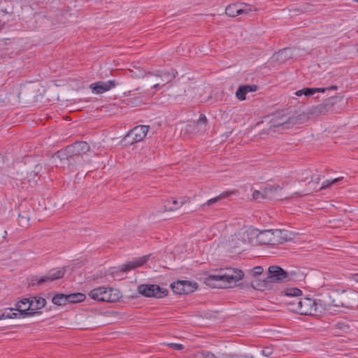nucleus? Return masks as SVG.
Returning a JSON list of instances; mask_svg holds the SVG:
<instances>
[{"label": "nucleus", "instance_id": "obj_14", "mask_svg": "<svg viewBox=\"0 0 358 358\" xmlns=\"http://www.w3.org/2000/svg\"><path fill=\"white\" fill-rule=\"evenodd\" d=\"M116 86L114 80H108L106 82L98 81L90 85V89L96 94H102Z\"/></svg>", "mask_w": 358, "mask_h": 358}, {"label": "nucleus", "instance_id": "obj_17", "mask_svg": "<svg viewBox=\"0 0 358 358\" xmlns=\"http://www.w3.org/2000/svg\"><path fill=\"white\" fill-rule=\"evenodd\" d=\"M148 259V256H143L140 258L136 259L133 261L129 262L124 265L121 268V271L123 272L129 271L131 269H134L136 268L140 267L143 265Z\"/></svg>", "mask_w": 358, "mask_h": 358}, {"label": "nucleus", "instance_id": "obj_38", "mask_svg": "<svg viewBox=\"0 0 358 358\" xmlns=\"http://www.w3.org/2000/svg\"><path fill=\"white\" fill-rule=\"evenodd\" d=\"M203 358H217L216 356L210 352H205L203 353Z\"/></svg>", "mask_w": 358, "mask_h": 358}, {"label": "nucleus", "instance_id": "obj_18", "mask_svg": "<svg viewBox=\"0 0 358 358\" xmlns=\"http://www.w3.org/2000/svg\"><path fill=\"white\" fill-rule=\"evenodd\" d=\"M251 286L252 288L259 291H264L270 289L272 287V285L270 282H267V277L263 280L255 279L251 282Z\"/></svg>", "mask_w": 358, "mask_h": 358}, {"label": "nucleus", "instance_id": "obj_12", "mask_svg": "<svg viewBox=\"0 0 358 358\" xmlns=\"http://www.w3.org/2000/svg\"><path fill=\"white\" fill-rule=\"evenodd\" d=\"M67 147L77 161L79 160L80 157L83 155L87 153L90 149L88 143L85 141L76 142Z\"/></svg>", "mask_w": 358, "mask_h": 358}, {"label": "nucleus", "instance_id": "obj_43", "mask_svg": "<svg viewBox=\"0 0 358 358\" xmlns=\"http://www.w3.org/2000/svg\"><path fill=\"white\" fill-rule=\"evenodd\" d=\"M295 94H296L297 96H301V95H303V89L296 91V92H295Z\"/></svg>", "mask_w": 358, "mask_h": 358}, {"label": "nucleus", "instance_id": "obj_16", "mask_svg": "<svg viewBox=\"0 0 358 358\" xmlns=\"http://www.w3.org/2000/svg\"><path fill=\"white\" fill-rule=\"evenodd\" d=\"M248 236L246 233L235 234L231 236V239L229 241V246L231 249L234 250H241L243 245L245 244V236Z\"/></svg>", "mask_w": 358, "mask_h": 358}, {"label": "nucleus", "instance_id": "obj_28", "mask_svg": "<svg viewBox=\"0 0 358 358\" xmlns=\"http://www.w3.org/2000/svg\"><path fill=\"white\" fill-rule=\"evenodd\" d=\"M247 94V91L245 90L244 87L240 86L236 92V96L238 98V99L243 101L245 99V96Z\"/></svg>", "mask_w": 358, "mask_h": 358}, {"label": "nucleus", "instance_id": "obj_48", "mask_svg": "<svg viewBox=\"0 0 358 358\" xmlns=\"http://www.w3.org/2000/svg\"><path fill=\"white\" fill-rule=\"evenodd\" d=\"M29 306V303H24V304H22V308L21 309H24L25 308H27V306Z\"/></svg>", "mask_w": 358, "mask_h": 358}, {"label": "nucleus", "instance_id": "obj_3", "mask_svg": "<svg viewBox=\"0 0 358 358\" xmlns=\"http://www.w3.org/2000/svg\"><path fill=\"white\" fill-rule=\"evenodd\" d=\"M52 159L55 166L62 170H70L78 162L68 147L57 152Z\"/></svg>", "mask_w": 358, "mask_h": 358}, {"label": "nucleus", "instance_id": "obj_37", "mask_svg": "<svg viewBox=\"0 0 358 358\" xmlns=\"http://www.w3.org/2000/svg\"><path fill=\"white\" fill-rule=\"evenodd\" d=\"M168 83V81H166L165 80H163V83L162 84H159V83H157V84H155L152 86V87L155 90H159V89H161L164 85H166V83Z\"/></svg>", "mask_w": 358, "mask_h": 358}, {"label": "nucleus", "instance_id": "obj_9", "mask_svg": "<svg viewBox=\"0 0 358 358\" xmlns=\"http://www.w3.org/2000/svg\"><path fill=\"white\" fill-rule=\"evenodd\" d=\"M148 129V126H136L128 132L124 138V141H127L130 145L140 142L146 136Z\"/></svg>", "mask_w": 358, "mask_h": 358}, {"label": "nucleus", "instance_id": "obj_40", "mask_svg": "<svg viewBox=\"0 0 358 358\" xmlns=\"http://www.w3.org/2000/svg\"><path fill=\"white\" fill-rule=\"evenodd\" d=\"M351 280L358 283V273H353L350 277Z\"/></svg>", "mask_w": 358, "mask_h": 358}, {"label": "nucleus", "instance_id": "obj_1", "mask_svg": "<svg viewBox=\"0 0 358 358\" xmlns=\"http://www.w3.org/2000/svg\"><path fill=\"white\" fill-rule=\"evenodd\" d=\"M88 296L99 302L115 303L122 298V293L110 287H99L92 289Z\"/></svg>", "mask_w": 358, "mask_h": 358}, {"label": "nucleus", "instance_id": "obj_45", "mask_svg": "<svg viewBox=\"0 0 358 358\" xmlns=\"http://www.w3.org/2000/svg\"><path fill=\"white\" fill-rule=\"evenodd\" d=\"M338 87L336 85H331L330 87H327V90H336Z\"/></svg>", "mask_w": 358, "mask_h": 358}, {"label": "nucleus", "instance_id": "obj_34", "mask_svg": "<svg viewBox=\"0 0 358 358\" xmlns=\"http://www.w3.org/2000/svg\"><path fill=\"white\" fill-rule=\"evenodd\" d=\"M262 354L265 357H270L273 354V348L272 347H265L262 350Z\"/></svg>", "mask_w": 358, "mask_h": 358}, {"label": "nucleus", "instance_id": "obj_24", "mask_svg": "<svg viewBox=\"0 0 358 358\" xmlns=\"http://www.w3.org/2000/svg\"><path fill=\"white\" fill-rule=\"evenodd\" d=\"M14 309L8 308L4 310V312L0 315V319H13L17 317V313L13 312Z\"/></svg>", "mask_w": 358, "mask_h": 358}, {"label": "nucleus", "instance_id": "obj_11", "mask_svg": "<svg viewBox=\"0 0 358 358\" xmlns=\"http://www.w3.org/2000/svg\"><path fill=\"white\" fill-rule=\"evenodd\" d=\"M171 287L173 292L177 294H187L196 289L190 282L185 280L173 282Z\"/></svg>", "mask_w": 358, "mask_h": 358}, {"label": "nucleus", "instance_id": "obj_7", "mask_svg": "<svg viewBox=\"0 0 358 358\" xmlns=\"http://www.w3.org/2000/svg\"><path fill=\"white\" fill-rule=\"evenodd\" d=\"M244 274L242 271L228 268L221 271V273L217 275H213L211 276L213 280L217 281H222L224 283V286L231 287V284L236 283L237 281L241 280Z\"/></svg>", "mask_w": 358, "mask_h": 358}, {"label": "nucleus", "instance_id": "obj_32", "mask_svg": "<svg viewBox=\"0 0 358 358\" xmlns=\"http://www.w3.org/2000/svg\"><path fill=\"white\" fill-rule=\"evenodd\" d=\"M166 346L169 348L174 350H182L184 349V346L182 344L180 343H164Z\"/></svg>", "mask_w": 358, "mask_h": 358}, {"label": "nucleus", "instance_id": "obj_26", "mask_svg": "<svg viewBox=\"0 0 358 358\" xmlns=\"http://www.w3.org/2000/svg\"><path fill=\"white\" fill-rule=\"evenodd\" d=\"M336 99H337L336 96H331V97L327 99L322 103L324 105V106H325V108L329 112V110H331L333 108V106L335 105V103H336Z\"/></svg>", "mask_w": 358, "mask_h": 358}, {"label": "nucleus", "instance_id": "obj_2", "mask_svg": "<svg viewBox=\"0 0 358 358\" xmlns=\"http://www.w3.org/2000/svg\"><path fill=\"white\" fill-rule=\"evenodd\" d=\"M46 304V300L41 296L31 297L30 299H23L16 304V309L20 312L22 315L33 316L38 313L36 310L43 308Z\"/></svg>", "mask_w": 358, "mask_h": 358}, {"label": "nucleus", "instance_id": "obj_27", "mask_svg": "<svg viewBox=\"0 0 358 358\" xmlns=\"http://www.w3.org/2000/svg\"><path fill=\"white\" fill-rule=\"evenodd\" d=\"M207 121L208 120H207L206 115L204 114H201L199 120L196 122V127H200L203 131H206V127H207Z\"/></svg>", "mask_w": 358, "mask_h": 358}, {"label": "nucleus", "instance_id": "obj_39", "mask_svg": "<svg viewBox=\"0 0 358 358\" xmlns=\"http://www.w3.org/2000/svg\"><path fill=\"white\" fill-rule=\"evenodd\" d=\"M6 236H7V231H3L0 237V244H1L6 240Z\"/></svg>", "mask_w": 358, "mask_h": 358}, {"label": "nucleus", "instance_id": "obj_36", "mask_svg": "<svg viewBox=\"0 0 358 358\" xmlns=\"http://www.w3.org/2000/svg\"><path fill=\"white\" fill-rule=\"evenodd\" d=\"M303 94L305 96H311L314 94V89L313 88H303Z\"/></svg>", "mask_w": 358, "mask_h": 358}, {"label": "nucleus", "instance_id": "obj_29", "mask_svg": "<svg viewBox=\"0 0 358 358\" xmlns=\"http://www.w3.org/2000/svg\"><path fill=\"white\" fill-rule=\"evenodd\" d=\"M172 204L173 205V206H169V204L171 203V201L170 200H167L166 201V204H165V208H166V210H169V211H173L175 210H177L179 207L178 206H176L178 205V202L177 200L176 199H173L172 201H171Z\"/></svg>", "mask_w": 358, "mask_h": 358}, {"label": "nucleus", "instance_id": "obj_46", "mask_svg": "<svg viewBox=\"0 0 358 358\" xmlns=\"http://www.w3.org/2000/svg\"><path fill=\"white\" fill-rule=\"evenodd\" d=\"M188 201H189V199H183L180 201V206H183L184 204H185V203H187Z\"/></svg>", "mask_w": 358, "mask_h": 358}, {"label": "nucleus", "instance_id": "obj_35", "mask_svg": "<svg viewBox=\"0 0 358 358\" xmlns=\"http://www.w3.org/2000/svg\"><path fill=\"white\" fill-rule=\"evenodd\" d=\"M245 90L247 91V93L250 92H255L257 90V86L255 85H243Z\"/></svg>", "mask_w": 358, "mask_h": 358}, {"label": "nucleus", "instance_id": "obj_15", "mask_svg": "<svg viewBox=\"0 0 358 358\" xmlns=\"http://www.w3.org/2000/svg\"><path fill=\"white\" fill-rule=\"evenodd\" d=\"M252 11V9L245 6L241 8L239 4L229 5L225 9V13L230 17H236L241 14H248Z\"/></svg>", "mask_w": 358, "mask_h": 358}, {"label": "nucleus", "instance_id": "obj_5", "mask_svg": "<svg viewBox=\"0 0 358 358\" xmlns=\"http://www.w3.org/2000/svg\"><path fill=\"white\" fill-rule=\"evenodd\" d=\"M294 272H287L279 266H270L267 271V282L282 283L294 280Z\"/></svg>", "mask_w": 358, "mask_h": 358}, {"label": "nucleus", "instance_id": "obj_31", "mask_svg": "<svg viewBox=\"0 0 358 358\" xmlns=\"http://www.w3.org/2000/svg\"><path fill=\"white\" fill-rule=\"evenodd\" d=\"M264 271V269L262 266H255L252 269H251L249 272L250 275L255 278L257 275H261Z\"/></svg>", "mask_w": 358, "mask_h": 358}, {"label": "nucleus", "instance_id": "obj_33", "mask_svg": "<svg viewBox=\"0 0 358 358\" xmlns=\"http://www.w3.org/2000/svg\"><path fill=\"white\" fill-rule=\"evenodd\" d=\"M336 327L344 332H347L350 329V326L344 322H338L336 324Z\"/></svg>", "mask_w": 358, "mask_h": 358}, {"label": "nucleus", "instance_id": "obj_6", "mask_svg": "<svg viewBox=\"0 0 358 358\" xmlns=\"http://www.w3.org/2000/svg\"><path fill=\"white\" fill-rule=\"evenodd\" d=\"M283 232L280 229L264 230L256 235L257 241L261 245H275L282 243L285 239L282 238Z\"/></svg>", "mask_w": 358, "mask_h": 358}, {"label": "nucleus", "instance_id": "obj_21", "mask_svg": "<svg viewBox=\"0 0 358 358\" xmlns=\"http://www.w3.org/2000/svg\"><path fill=\"white\" fill-rule=\"evenodd\" d=\"M54 304L57 306H64L68 303L67 294H57L55 295L52 299Z\"/></svg>", "mask_w": 358, "mask_h": 358}, {"label": "nucleus", "instance_id": "obj_44", "mask_svg": "<svg viewBox=\"0 0 358 358\" xmlns=\"http://www.w3.org/2000/svg\"><path fill=\"white\" fill-rule=\"evenodd\" d=\"M320 176H318L316 178V179H315V181H313V180H312V181H310V182H309V185H310L311 183H313V184H315H315H318V183H319V182H320Z\"/></svg>", "mask_w": 358, "mask_h": 358}, {"label": "nucleus", "instance_id": "obj_49", "mask_svg": "<svg viewBox=\"0 0 358 358\" xmlns=\"http://www.w3.org/2000/svg\"><path fill=\"white\" fill-rule=\"evenodd\" d=\"M353 1H355V2H358V0H353Z\"/></svg>", "mask_w": 358, "mask_h": 358}, {"label": "nucleus", "instance_id": "obj_42", "mask_svg": "<svg viewBox=\"0 0 358 358\" xmlns=\"http://www.w3.org/2000/svg\"><path fill=\"white\" fill-rule=\"evenodd\" d=\"M348 304H350L349 302H346V301L345 302H343L342 301V302H341V304H335V306H345L346 307V306H348Z\"/></svg>", "mask_w": 358, "mask_h": 358}, {"label": "nucleus", "instance_id": "obj_22", "mask_svg": "<svg viewBox=\"0 0 358 358\" xmlns=\"http://www.w3.org/2000/svg\"><path fill=\"white\" fill-rule=\"evenodd\" d=\"M341 180H342V178H335V179H333L331 180H327L323 182L322 186H320V187H314L313 189V190L317 191L319 189L328 188V187H331L332 185L338 183Z\"/></svg>", "mask_w": 358, "mask_h": 358}, {"label": "nucleus", "instance_id": "obj_50", "mask_svg": "<svg viewBox=\"0 0 358 358\" xmlns=\"http://www.w3.org/2000/svg\"><path fill=\"white\" fill-rule=\"evenodd\" d=\"M357 301H358V299H357Z\"/></svg>", "mask_w": 358, "mask_h": 358}, {"label": "nucleus", "instance_id": "obj_19", "mask_svg": "<svg viewBox=\"0 0 358 358\" xmlns=\"http://www.w3.org/2000/svg\"><path fill=\"white\" fill-rule=\"evenodd\" d=\"M86 296L83 293L77 292L67 294L68 303H76L85 301Z\"/></svg>", "mask_w": 358, "mask_h": 358}, {"label": "nucleus", "instance_id": "obj_25", "mask_svg": "<svg viewBox=\"0 0 358 358\" xmlns=\"http://www.w3.org/2000/svg\"><path fill=\"white\" fill-rule=\"evenodd\" d=\"M285 294L292 297H299L302 294V291L298 288H289L285 291Z\"/></svg>", "mask_w": 358, "mask_h": 358}, {"label": "nucleus", "instance_id": "obj_23", "mask_svg": "<svg viewBox=\"0 0 358 358\" xmlns=\"http://www.w3.org/2000/svg\"><path fill=\"white\" fill-rule=\"evenodd\" d=\"M231 194H232V192H224L222 194H220L219 196L208 200L207 202L203 206H205V205H207V206L213 205V203L217 202L218 201H220V200H221L222 199L227 198V196H230Z\"/></svg>", "mask_w": 358, "mask_h": 358}, {"label": "nucleus", "instance_id": "obj_41", "mask_svg": "<svg viewBox=\"0 0 358 358\" xmlns=\"http://www.w3.org/2000/svg\"><path fill=\"white\" fill-rule=\"evenodd\" d=\"M314 89V94L315 92H324L327 90V87L323 88H313Z\"/></svg>", "mask_w": 358, "mask_h": 358}, {"label": "nucleus", "instance_id": "obj_20", "mask_svg": "<svg viewBox=\"0 0 358 358\" xmlns=\"http://www.w3.org/2000/svg\"><path fill=\"white\" fill-rule=\"evenodd\" d=\"M328 113L327 110L325 108V106L322 103H320L317 106H312L308 113L312 115L319 116L321 115H325Z\"/></svg>", "mask_w": 358, "mask_h": 358}, {"label": "nucleus", "instance_id": "obj_8", "mask_svg": "<svg viewBox=\"0 0 358 358\" xmlns=\"http://www.w3.org/2000/svg\"><path fill=\"white\" fill-rule=\"evenodd\" d=\"M138 292L146 297L162 298L167 295L168 290L160 287L157 285H141L138 287Z\"/></svg>", "mask_w": 358, "mask_h": 358}, {"label": "nucleus", "instance_id": "obj_30", "mask_svg": "<svg viewBox=\"0 0 358 358\" xmlns=\"http://www.w3.org/2000/svg\"><path fill=\"white\" fill-rule=\"evenodd\" d=\"M301 298L299 297H293L292 300L288 303V304L290 306V310L293 312H296L295 308H298L299 306V301H301Z\"/></svg>", "mask_w": 358, "mask_h": 358}, {"label": "nucleus", "instance_id": "obj_4", "mask_svg": "<svg viewBox=\"0 0 358 358\" xmlns=\"http://www.w3.org/2000/svg\"><path fill=\"white\" fill-rule=\"evenodd\" d=\"M299 306L295 308L296 313L304 315H316L322 313V304L321 301L310 299L302 298L299 303Z\"/></svg>", "mask_w": 358, "mask_h": 358}, {"label": "nucleus", "instance_id": "obj_13", "mask_svg": "<svg viewBox=\"0 0 358 358\" xmlns=\"http://www.w3.org/2000/svg\"><path fill=\"white\" fill-rule=\"evenodd\" d=\"M282 187L278 185H267L263 192H260L258 190H255L252 196L255 199H263V198H272L274 197V194L277 193L278 191H281Z\"/></svg>", "mask_w": 358, "mask_h": 358}, {"label": "nucleus", "instance_id": "obj_47", "mask_svg": "<svg viewBox=\"0 0 358 358\" xmlns=\"http://www.w3.org/2000/svg\"><path fill=\"white\" fill-rule=\"evenodd\" d=\"M308 194H309L308 192H306V193L295 192L294 193L295 195L300 196L307 195Z\"/></svg>", "mask_w": 358, "mask_h": 358}, {"label": "nucleus", "instance_id": "obj_10", "mask_svg": "<svg viewBox=\"0 0 358 358\" xmlns=\"http://www.w3.org/2000/svg\"><path fill=\"white\" fill-rule=\"evenodd\" d=\"M65 270L64 268L51 270L47 275L31 280V285H42L45 282H52L64 276Z\"/></svg>", "mask_w": 358, "mask_h": 358}]
</instances>
